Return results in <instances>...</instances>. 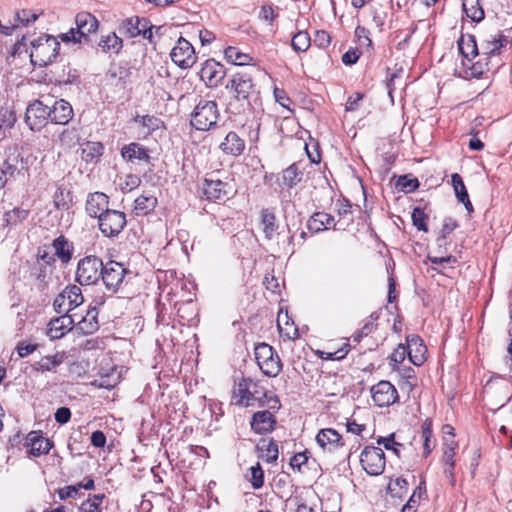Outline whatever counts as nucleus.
<instances>
[{"mask_svg":"<svg viewBox=\"0 0 512 512\" xmlns=\"http://www.w3.org/2000/svg\"><path fill=\"white\" fill-rule=\"evenodd\" d=\"M203 192L207 199L221 201L228 198L233 192V187L228 182L210 177L204 181Z\"/></svg>","mask_w":512,"mask_h":512,"instance_id":"17","label":"nucleus"},{"mask_svg":"<svg viewBox=\"0 0 512 512\" xmlns=\"http://www.w3.org/2000/svg\"><path fill=\"white\" fill-rule=\"evenodd\" d=\"M85 210L90 217L99 219L109 210V197L102 192L90 193L86 199Z\"/></svg>","mask_w":512,"mask_h":512,"instance_id":"19","label":"nucleus"},{"mask_svg":"<svg viewBox=\"0 0 512 512\" xmlns=\"http://www.w3.org/2000/svg\"><path fill=\"white\" fill-rule=\"evenodd\" d=\"M360 463L367 474L372 476L380 475L385 469L384 450H362Z\"/></svg>","mask_w":512,"mask_h":512,"instance_id":"12","label":"nucleus"},{"mask_svg":"<svg viewBox=\"0 0 512 512\" xmlns=\"http://www.w3.org/2000/svg\"><path fill=\"white\" fill-rule=\"evenodd\" d=\"M74 319L69 314H62L57 318H53L48 323L47 335L50 339H60L72 330Z\"/></svg>","mask_w":512,"mask_h":512,"instance_id":"20","label":"nucleus"},{"mask_svg":"<svg viewBox=\"0 0 512 512\" xmlns=\"http://www.w3.org/2000/svg\"><path fill=\"white\" fill-rule=\"evenodd\" d=\"M21 161L22 159L20 158L19 154L8 156L4 160L3 166L1 167V170L4 172V175L14 176L15 173L18 171V164Z\"/></svg>","mask_w":512,"mask_h":512,"instance_id":"53","label":"nucleus"},{"mask_svg":"<svg viewBox=\"0 0 512 512\" xmlns=\"http://www.w3.org/2000/svg\"><path fill=\"white\" fill-rule=\"evenodd\" d=\"M284 318H285L286 328H283L282 324H281L283 321L282 315L281 314L278 315L277 323H278V328L280 330V333L282 335L286 336L288 339H295L296 337H298V329L293 324L291 326H289V318H288L287 314L284 315Z\"/></svg>","mask_w":512,"mask_h":512,"instance_id":"55","label":"nucleus"},{"mask_svg":"<svg viewBox=\"0 0 512 512\" xmlns=\"http://www.w3.org/2000/svg\"><path fill=\"white\" fill-rule=\"evenodd\" d=\"M409 491V484L406 479L397 477L390 479L387 485V494L391 499L403 500Z\"/></svg>","mask_w":512,"mask_h":512,"instance_id":"33","label":"nucleus"},{"mask_svg":"<svg viewBox=\"0 0 512 512\" xmlns=\"http://www.w3.org/2000/svg\"><path fill=\"white\" fill-rule=\"evenodd\" d=\"M49 106L41 100H35L28 105L25 122L32 131H40L50 120Z\"/></svg>","mask_w":512,"mask_h":512,"instance_id":"10","label":"nucleus"},{"mask_svg":"<svg viewBox=\"0 0 512 512\" xmlns=\"http://www.w3.org/2000/svg\"><path fill=\"white\" fill-rule=\"evenodd\" d=\"M64 361L63 353H56L51 356L42 357L38 362H36L33 367L35 370L40 372H51L55 371L58 366H60Z\"/></svg>","mask_w":512,"mask_h":512,"instance_id":"35","label":"nucleus"},{"mask_svg":"<svg viewBox=\"0 0 512 512\" xmlns=\"http://www.w3.org/2000/svg\"><path fill=\"white\" fill-rule=\"evenodd\" d=\"M462 66L463 71L460 74L464 78H477L490 71L493 67H497L498 63H493V58L478 52L475 58H471V62L468 65Z\"/></svg>","mask_w":512,"mask_h":512,"instance_id":"13","label":"nucleus"},{"mask_svg":"<svg viewBox=\"0 0 512 512\" xmlns=\"http://www.w3.org/2000/svg\"><path fill=\"white\" fill-rule=\"evenodd\" d=\"M16 122V115L14 111L8 109L0 110V130L10 129Z\"/></svg>","mask_w":512,"mask_h":512,"instance_id":"56","label":"nucleus"},{"mask_svg":"<svg viewBox=\"0 0 512 512\" xmlns=\"http://www.w3.org/2000/svg\"><path fill=\"white\" fill-rule=\"evenodd\" d=\"M141 183V179L139 176L135 174H128L126 175L123 183L121 184V189L123 191H131L135 188H137Z\"/></svg>","mask_w":512,"mask_h":512,"instance_id":"61","label":"nucleus"},{"mask_svg":"<svg viewBox=\"0 0 512 512\" xmlns=\"http://www.w3.org/2000/svg\"><path fill=\"white\" fill-rule=\"evenodd\" d=\"M458 49L462 55V65H468L471 58H475L479 52V46L473 35L461 36L458 40Z\"/></svg>","mask_w":512,"mask_h":512,"instance_id":"25","label":"nucleus"},{"mask_svg":"<svg viewBox=\"0 0 512 512\" xmlns=\"http://www.w3.org/2000/svg\"><path fill=\"white\" fill-rule=\"evenodd\" d=\"M454 428L449 425V424H445L442 426V441H443V447L444 448H454V446L456 445V442L454 440L455 438V433H454Z\"/></svg>","mask_w":512,"mask_h":512,"instance_id":"58","label":"nucleus"},{"mask_svg":"<svg viewBox=\"0 0 512 512\" xmlns=\"http://www.w3.org/2000/svg\"><path fill=\"white\" fill-rule=\"evenodd\" d=\"M419 187L417 178H409L407 175L400 176L396 182V188L405 193L415 191Z\"/></svg>","mask_w":512,"mask_h":512,"instance_id":"50","label":"nucleus"},{"mask_svg":"<svg viewBox=\"0 0 512 512\" xmlns=\"http://www.w3.org/2000/svg\"><path fill=\"white\" fill-rule=\"evenodd\" d=\"M199 75L207 87H217L225 76V70L219 62L208 59L203 63Z\"/></svg>","mask_w":512,"mask_h":512,"instance_id":"18","label":"nucleus"},{"mask_svg":"<svg viewBox=\"0 0 512 512\" xmlns=\"http://www.w3.org/2000/svg\"><path fill=\"white\" fill-rule=\"evenodd\" d=\"M462 66L463 71L460 74L464 78H477L490 71L493 67H497L498 63H493V58L478 52L475 58H471V62L468 65Z\"/></svg>","mask_w":512,"mask_h":512,"instance_id":"14","label":"nucleus"},{"mask_svg":"<svg viewBox=\"0 0 512 512\" xmlns=\"http://www.w3.org/2000/svg\"><path fill=\"white\" fill-rule=\"evenodd\" d=\"M30 58L34 66L43 67L52 63L60 49L58 37L46 35L31 42Z\"/></svg>","mask_w":512,"mask_h":512,"instance_id":"3","label":"nucleus"},{"mask_svg":"<svg viewBox=\"0 0 512 512\" xmlns=\"http://www.w3.org/2000/svg\"><path fill=\"white\" fill-rule=\"evenodd\" d=\"M172 61L180 68L192 67L196 62L195 50L192 44L180 37L170 53Z\"/></svg>","mask_w":512,"mask_h":512,"instance_id":"11","label":"nucleus"},{"mask_svg":"<svg viewBox=\"0 0 512 512\" xmlns=\"http://www.w3.org/2000/svg\"><path fill=\"white\" fill-rule=\"evenodd\" d=\"M152 28L153 26L146 18L136 16L124 20L121 24L120 31L131 38L142 35L146 39H151Z\"/></svg>","mask_w":512,"mask_h":512,"instance_id":"16","label":"nucleus"},{"mask_svg":"<svg viewBox=\"0 0 512 512\" xmlns=\"http://www.w3.org/2000/svg\"><path fill=\"white\" fill-rule=\"evenodd\" d=\"M102 272V260L95 255L86 256L78 262L75 279L80 285H93L99 281Z\"/></svg>","mask_w":512,"mask_h":512,"instance_id":"6","label":"nucleus"},{"mask_svg":"<svg viewBox=\"0 0 512 512\" xmlns=\"http://www.w3.org/2000/svg\"><path fill=\"white\" fill-rule=\"evenodd\" d=\"M331 42L329 33L325 30H319L315 34L314 43L320 48H326Z\"/></svg>","mask_w":512,"mask_h":512,"instance_id":"64","label":"nucleus"},{"mask_svg":"<svg viewBox=\"0 0 512 512\" xmlns=\"http://www.w3.org/2000/svg\"><path fill=\"white\" fill-rule=\"evenodd\" d=\"M77 485H67L57 490L58 497L60 500H66L68 498H76L78 495Z\"/></svg>","mask_w":512,"mask_h":512,"instance_id":"59","label":"nucleus"},{"mask_svg":"<svg viewBox=\"0 0 512 512\" xmlns=\"http://www.w3.org/2000/svg\"><path fill=\"white\" fill-rule=\"evenodd\" d=\"M121 156L127 162L134 160L149 162L150 156L148 150L139 143H129L121 148Z\"/></svg>","mask_w":512,"mask_h":512,"instance_id":"26","label":"nucleus"},{"mask_svg":"<svg viewBox=\"0 0 512 512\" xmlns=\"http://www.w3.org/2000/svg\"><path fill=\"white\" fill-rule=\"evenodd\" d=\"M127 224L126 214L122 211L109 209L98 219V228L108 238L117 237Z\"/></svg>","mask_w":512,"mask_h":512,"instance_id":"9","label":"nucleus"},{"mask_svg":"<svg viewBox=\"0 0 512 512\" xmlns=\"http://www.w3.org/2000/svg\"><path fill=\"white\" fill-rule=\"evenodd\" d=\"M355 36L361 46H372V40L369 37V31L362 26H358L355 30Z\"/></svg>","mask_w":512,"mask_h":512,"instance_id":"62","label":"nucleus"},{"mask_svg":"<svg viewBox=\"0 0 512 512\" xmlns=\"http://www.w3.org/2000/svg\"><path fill=\"white\" fill-rule=\"evenodd\" d=\"M249 481L254 489H260L264 485V471L259 463L250 468Z\"/></svg>","mask_w":512,"mask_h":512,"instance_id":"52","label":"nucleus"},{"mask_svg":"<svg viewBox=\"0 0 512 512\" xmlns=\"http://www.w3.org/2000/svg\"><path fill=\"white\" fill-rule=\"evenodd\" d=\"M75 28H71L66 33H61L58 38L65 44H83L88 42L89 35L95 33L99 22L97 18L89 12H79L75 16Z\"/></svg>","mask_w":512,"mask_h":512,"instance_id":"2","label":"nucleus"},{"mask_svg":"<svg viewBox=\"0 0 512 512\" xmlns=\"http://www.w3.org/2000/svg\"><path fill=\"white\" fill-rule=\"evenodd\" d=\"M157 198L152 194H142L135 199L134 211L136 215H147L157 206Z\"/></svg>","mask_w":512,"mask_h":512,"instance_id":"34","label":"nucleus"},{"mask_svg":"<svg viewBox=\"0 0 512 512\" xmlns=\"http://www.w3.org/2000/svg\"><path fill=\"white\" fill-rule=\"evenodd\" d=\"M130 275L131 271L128 270L124 264L110 260L106 264H103L101 279L106 289L115 293L122 285L125 278Z\"/></svg>","mask_w":512,"mask_h":512,"instance_id":"8","label":"nucleus"},{"mask_svg":"<svg viewBox=\"0 0 512 512\" xmlns=\"http://www.w3.org/2000/svg\"><path fill=\"white\" fill-rule=\"evenodd\" d=\"M412 222L413 225L420 231H427V219L428 216L424 212V210L420 207H415L412 211Z\"/></svg>","mask_w":512,"mask_h":512,"instance_id":"51","label":"nucleus"},{"mask_svg":"<svg viewBox=\"0 0 512 512\" xmlns=\"http://www.w3.org/2000/svg\"><path fill=\"white\" fill-rule=\"evenodd\" d=\"M261 226L265 237L269 240L272 239L277 230V224L276 216L271 210L263 209L261 211Z\"/></svg>","mask_w":512,"mask_h":512,"instance_id":"37","label":"nucleus"},{"mask_svg":"<svg viewBox=\"0 0 512 512\" xmlns=\"http://www.w3.org/2000/svg\"><path fill=\"white\" fill-rule=\"evenodd\" d=\"M310 36L306 31H299L292 37L291 46L295 52H305L310 47Z\"/></svg>","mask_w":512,"mask_h":512,"instance_id":"47","label":"nucleus"},{"mask_svg":"<svg viewBox=\"0 0 512 512\" xmlns=\"http://www.w3.org/2000/svg\"><path fill=\"white\" fill-rule=\"evenodd\" d=\"M219 115L215 101L200 98L191 113L190 123L197 130L207 131L216 126Z\"/></svg>","mask_w":512,"mask_h":512,"instance_id":"4","label":"nucleus"},{"mask_svg":"<svg viewBox=\"0 0 512 512\" xmlns=\"http://www.w3.org/2000/svg\"><path fill=\"white\" fill-rule=\"evenodd\" d=\"M309 451L303 450L290 458V467L294 472L304 473L309 464Z\"/></svg>","mask_w":512,"mask_h":512,"instance_id":"46","label":"nucleus"},{"mask_svg":"<svg viewBox=\"0 0 512 512\" xmlns=\"http://www.w3.org/2000/svg\"><path fill=\"white\" fill-rule=\"evenodd\" d=\"M99 47L104 52L118 53L122 48V39L116 35V33H109L108 35L102 36L99 41Z\"/></svg>","mask_w":512,"mask_h":512,"instance_id":"42","label":"nucleus"},{"mask_svg":"<svg viewBox=\"0 0 512 512\" xmlns=\"http://www.w3.org/2000/svg\"><path fill=\"white\" fill-rule=\"evenodd\" d=\"M225 58L234 65H249L253 58L246 53L241 52L238 48L229 46L224 50Z\"/></svg>","mask_w":512,"mask_h":512,"instance_id":"40","label":"nucleus"},{"mask_svg":"<svg viewBox=\"0 0 512 512\" xmlns=\"http://www.w3.org/2000/svg\"><path fill=\"white\" fill-rule=\"evenodd\" d=\"M52 247L54 248L55 255L62 263H68L71 260L74 247L65 236L60 235L55 238L52 242Z\"/></svg>","mask_w":512,"mask_h":512,"instance_id":"30","label":"nucleus"},{"mask_svg":"<svg viewBox=\"0 0 512 512\" xmlns=\"http://www.w3.org/2000/svg\"><path fill=\"white\" fill-rule=\"evenodd\" d=\"M255 358L260 370L268 377H276L282 370V363L273 347L261 343L255 347Z\"/></svg>","mask_w":512,"mask_h":512,"instance_id":"7","label":"nucleus"},{"mask_svg":"<svg viewBox=\"0 0 512 512\" xmlns=\"http://www.w3.org/2000/svg\"><path fill=\"white\" fill-rule=\"evenodd\" d=\"M134 121L146 128V134H150L158 130L162 124V121L159 118L151 115H137L134 118Z\"/></svg>","mask_w":512,"mask_h":512,"instance_id":"49","label":"nucleus"},{"mask_svg":"<svg viewBox=\"0 0 512 512\" xmlns=\"http://www.w3.org/2000/svg\"><path fill=\"white\" fill-rule=\"evenodd\" d=\"M406 348L408 357L412 364L420 366L425 361V353L427 351L422 339L417 335H410L406 339Z\"/></svg>","mask_w":512,"mask_h":512,"instance_id":"23","label":"nucleus"},{"mask_svg":"<svg viewBox=\"0 0 512 512\" xmlns=\"http://www.w3.org/2000/svg\"><path fill=\"white\" fill-rule=\"evenodd\" d=\"M220 149L228 155L239 156L245 149V142L234 131H230L224 141L220 144Z\"/></svg>","mask_w":512,"mask_h":512,"instance_id":"27","label":"nucleus"},{"mask_svg":"<svg viewBox=\"0 0 512 512\" xmlns=\"http://www.w3.org/2000/svg\"><path fill=\"white\" fill-rule=\"evenodd\" d=\"M462 8L465 15L474 22H481L485 13L480 0H462Z\"/></svg>","mask_w":512,"mask_h":512,"instance_id":"36","label":"nucleus"},{"mask_svg":"<svg viewBox=\"0 0 512 512\" xmlns=\"http://www.w3.org/2000/svg\"><path fill=\"white\" fill-rule=\"evenodd\" d=\"M347 346L348 345H345L344 347H342L334 352L320 351L319 352L320 357L324 360H341V359L345 358V356L348 353V350L346 349Z\"/></svg>","mask_w":512,"mask_h":512,"instance_id":"60","label":"nucleus"},{"mask_svg":"<svg viewBox=\"0 0 512 512\" xmlns=\"http://www.w3.org/2000/svg\"><path fill=\"white\" fill-rule=\"evenodd\" d=\"M29 216V211L20 207H15L12 210L6 211L2 217L3 228H13L21 224Z\"/></svg>","mask_w":512,"mask_h":512,"instance_id":"32","label":"nucleus"},{"mask_svg":"<svg viewBox=\"0 0 512 512\" xmlns=\"http://www.w3.org/2000/svg\"><path fill=\"white\" fill-rule=\"evenodd\" d=\"M372 399L379 407H387L398 400V392L389 381L382 380L371 388Z\"/></svg>","mask_w":512,"mask_h":512,"instance_id":"15","label":"nucleus"},{"mask_svg":"<svg viewBox=\"0 0 512 512\" xmlns=\"http://www.w3.org/2000/svg\"><path fill=\"white\" fill-rule=\"evenodd\" d=\"M43 443H45L44 448L53 447V444L48 439H45L39 431H31L26 437L24 446L26 448H42Z\"/></svg>","mask_w":512,"mask_h":512,"instance_id":"48","label":"nucleus"},{"mask_svg":"<svg viewBox=\"0 0 512 512\" xmlns=\"http://www.w3.org/2000/svg\"><path fill=\"white\" fill-rule=\"evenodd\" d=\"M302 178V172L299 170L297 164H292L282 172L283 184L289 188L297 185Z\"/></svg>","mask_w":512,"mask_h":512,"instance_id":"44","label":"nucleus"},{"mask_svg":"<svg viewBox=\"0 0 512 512\" xmlns=\"http://www.w3.org/2000/svg\"><path fill=\"white\" fill-rule=\"evenodd\" d=\"M426 495L425 481H421L402 508V512H416L421 499Z\"/></svg>","mask_w":512,"mask_h":512,"instance_id":"39","label":"nucleus"},{"mask_svg":"<svg viewBox=\"0 0 512 512\" xmlns=\"http://www.w3.org/2000/svg\"><path fill=\"white\" fill-rule=\"evenodd\" d=\"M334 222V218L325 212L314 213L307 221V229L311 233H318L327 229Z\"/></svg>","mask_w":512,"mask_h":512,"instance_id":"31","label":"nucleus"},{"mask_svg":"<svg viewBox=\"0 0 512 512\" xmlns=\"http://www.w3.org/2000/svg\"><path fill=\"white\" fill-rule=\"evenodd\" d=\"M507 38L501 33L490 35L483 39L479 45V52L490 58H496L500 55L501 49L507 44Z\"/></svg>","mask_w":512,"mask_h":512,"instance_id":"22","label":"nucleus"},{"mask_svg":"<svg viewBox=\"0 0 512 512\" xmlns=\"http://www.w3.org/2000/svg\"><path fill=\"white\" fill-rule=\"evenodd\" d=\"M225 88L233 95V98L240 103L243 110L253 109L258 103L259 92L256 90L251 75L247 73H235L227 82Z\"/></svg>","mask_w":512,"mask_h":512,"instance_id":"1","label":"nucleus"},{"mask_svg":"<svg viewBox=\"0 0 512 512\" xmlns=\"http://www.w3.org/2000/svg\"><path fill=\"white\" fill-rule=\"evenodd\" d=\"M275 424L276 419L273 413L269 410L254 413L251 420V428L259 434L271 432L274 429Z\"/></svg>","mask_w":512,"mask_h":512,"instance_id":"24","label":"nucleus"},{"mask_svg":"<svg viewBox=\"0 0 512 512\" xmlns=\"http://www.w3.org/2000/svg\"><path fill=\"white\" fill-rule=\"evenodd\" d=\"M341 440L339 433L331 428L322 429L316 436L318 445L324 448L326 445H338Z\"/></svg>","mask_w":512,"mask_h":512,"instance_id":"43","label":"nucleus"},{"mask_svg":"<svg viewBox=\"0 0 512 512\" xmlns=\"http://www.w3.org/2000/svg\"><path fill=\"white\" fill-rule=\"evenodd\" d=\"M62 294H65V299L68 303V310H73L74 308L81 305L84 301L81 289L76 285L67 286L62 291Z\"/></svg>","mask_w":512,"mask_h":512,"instance_id":"41","label":"nucleus"},{"mask_svg":"<svg viewBox=\"0 0 512 512\" xmlns=\"http://www.w3.org/2000/svg\"><path fill=\"white\" fill-rule=\"evenodd\" d=\"M53 306L58 314H68L70 311L68 310V303L65 299V294H62V292L55 298Z\"/></svg>","mask_w":512,"mask_h":512,"instance_id":"63","label":"nucleus"},{"mask_svg":"<svg viewBox=\"0 0 512 512\" xmlns=\"http://www.w3.org/2000/svg\"><path fill=\"white\" fill-rule=\"evenodd\" d=\"M258 406L259 407L267 406L269 411L276 412L280 409L281 404H280L278 397L275 394H273L272 392H268L266 390V397H264L263 400L262 399L260 400Z\"/></svg>","mask_w":512,"mask_h":512,"instance_id":"57","label":"nucleus"},{"mask_svg":"<svg viewBox=\"0 0 512 512\" xmlns=\"http://www.w3.org/2000/svg\"><path fill=\"white\" fill-rule=\"evenodd\" d=\"M104 146L100 142H87L82 148L83 159L92 162L103 154Z\"/></svg>","mask_w":512,"mask_h":512,"instance_id":"45","label":"nucleus"},{"mask_svg":"<svg viewBox=\"0 0 512 512\" xmlns=\"http://www.w3.org/2000/svg\"><path fill=\"white\" fill-rule=\"evenodd\" d=\"M49 119L54 124L66 125L72 119L74 113L69 102L60 99L55 101L53 106H49Z\"/></svg>","mask_w":512,"mask_h":512,"instance_id":"21","label":"nucleus"},{"mask_svg":"<svg viewBox=\"0 0 512 512\" xmlns=\"http://www.w3.org/2000/svg\"><path fill=\"white\" fill-rule=\"evenodd\" d=\"M415 445H422L423 448H434L436 440L432 432V420L427 418L421 424L420 430L413 438Z\"/></svg>","mask_w":512,"mask_h":512,"instance_id":"28","label":"nucleus"},{"mask_svg":"<svg viewBox=\"0 0 512 512\" xmlns=\"http://www.w3.org/2000/svg\"><path fill=\"white\" fill-rule=\"evenodd\" d=\"M451 183L454 189V193L459 202L463 203L466 210L470 213L473 211L472 203L469 199V195L466 186L463 182L462 177L458 173H454L451 176Z\"/></svg>","mask_w":512,"mask_h":512,"instance_id":"29","label":"nucleus"},{"mask_svg":"<svg viewBox=\"0 0 512 512\" xmlns=\"http://www.w3.org/2000/svg\"><path fill=\"white\" fill-rule=\"evenodd\" d=\"M39 17V14L28 9H22L17 11L15 14V20L17 24L22 26H28L30 23L35 22Z\"/></svg>","mask_w":512,"mask_h":512,"instance_id":"54","label":"nucleus"},{"mask_svg":"<svg viewBox=\"0 0 512 512\" xmlns=\"http://www.w3.org/2000/svg\"><path fill=\"white\" fill-rule=\"evenodd\" d=\"M264 397H266V389L260 381L245 377L238 382L233 394L235 403L243 407L258 406Z\"/></svg>","mask_w":512,"mask_h":512,"instance_id":"5","label":"nucleus"},{"mask_svg":"<svg viewBox=\"0 0 512 512\" xmlns=\"http://www.w3.org/2000/svg\"><path fill=\"white\" fill-rule=\"evenodd\" d=\"M105 498L104 493L89 495V497L80 504L78 512H102Z\"/></svg>","mask_w":512,"mask_h":512,"instance_id":"38","label":"nucleus"}]
</instances>
